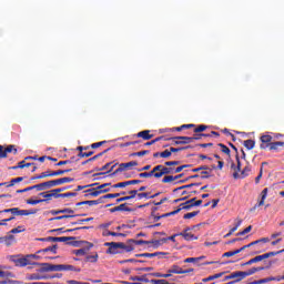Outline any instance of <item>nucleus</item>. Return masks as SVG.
Wrapping results in <instances>:
<instances>
[{
	"label": "nucleus",
	"instance_id": "nucleus-1",
	"mask_svg": "<svg viewBox=\"0 0 284 284\" xmlns=\"http://www.w3.org/2000/svg\"><path fill=\"white\" fill-rule=\"evenodd\" d=\"M106 250V254H121V250L124 252H132L134 247L132 245H126L123 242H106L104 243Z\"/></svg>",
	"mask_w": 284,
	"mask_h": 284
},
{
	"label": "nucleus",
	"instance_id": "nucleus-2",
	"mask_svg": "<svg viewBox=\"0 0 284 284\" xmlns=\"http://www.w3.org/2000/svg\"><path fill=\"white\" fill-rule=\"evenodd\" d=\"M39 210H20L19 207L6 209L0 211V214H12L13 216H30V214H37Z\"/></svg>",
	"mask_w": 284,
	"mask_h": 284
},
{
	"label": "nucleus",
	"instance_id": "nucleus-3",
	"mask_svg": "<svg viewBox=\"0 0 284 284\" xmlns=\"http://www.w3.org/2000/svg\"><path fill=\"white\" fill-rule=\"evenodd\" d=\"M74 181L72 178H60L57 180H51L43 182L44 183V190H51V187H57L58 185H63L65 183H72Z\"/></svg>",
	"mask_w": 284,
	"mask_h": 284
},
{
	"label": "nucleus",
	"instance_id": "nucleus-4",
	"mask_svg": "<svg viewBox=\"0 0 284 284\" xmlns=\"http://www.w3.org/2000/svg\"><path fill=\"white\" fill-rule=\"evenodd\" d=\"M155 170H158V172L154 174V179H161V176H165V174H174V166L159 164L155 166Z\"/></svg>",
	"mask_w": 284,
	"mask_h": 284
},
{
	"label": "nucleus",
	"instance_id": "nucleus-5",
	"mask_svg": "<svg viewBox=\"0 0 284 284\" xmlns=\"http://www.w3.org/2000/svg\"><path fill=\"white\" fill-rule=\"evenodd\" d=\"M72 169L69 170H58V171H44L40 175H37L33 179H48V176H63V174H67V172H71Z\"/></svg>",
	"mask_w": 284,
	"mask_h": 284
},
{
	"label": "nucleus",
	"instance_id": "nucleus-6",
	"mask_svg": "<svg viewBox=\"0 0 284 284\" xmlns=\"http://www.w3.org/2000/svg\"><path fill=\"white\" fill-rule=\"evenodd\" d=\"M271 256H276V253H265L262 255H257V256L251 258L250 261H247L246 263L242 264V266L253 265V263H261V261H265V258H270Z\"/></svg>",
	"mask_w": 284,
	"mask_h": 284
},
{
	"label": "nucleus",
	"instance_id": "nucleus-7",
	"mask_svg": "<svg viewBox=\"0 0 284 284\" xmlns=\"http://www.w3.org/2000/svg\"><path fill=\"white\" fill-rule=\"evenodd\" d=\"M136 165H139V162L136 161L121 163L119 168L115 170L114 174H119V172H125V170H132V168H136Z\"/></svg>",
	"mask_w": 284,
	"mask_h": 284
},
{
	"label": "nucleus",
	"instance_id": "nucleus-8",
	"mask_svg": "<svg viewBox=\"0 0 284 284\" xmlns=\"http://www.w3.org/2000/svg\"><path fill=\"white\" fill-rule=\"evenodd\" d=\"M171 139L174 141V145H187L192 143V139L190 136H175Z\"/></svg>",
	"mask_w": 284,
	"mask_h": 284
},
{
	"label": "nucleus",
	"instance_id": "nucleus-9",
	"mask_svg": "<svg viewBox=\"0 0 284 284\" xmlns=\"http://www.w3.org/2000/svg\"><path fill=\"white\" fill-rule=\"evenodd\" d=\"M232 278H236L235 281H232V283H239L241 281H243L244 276H243V271H236L231 273L230 275H227L225 277V281H231Z\"/></svg>",
	"mask_w": 284,
	"mask_h": 284
},
{
	"label": "nucleus",
	"instance_id": "nucleus-10",
	"mask_svg": "<svg viewBox=\"0 0 284 284\" xmlns=\"http://www.w3.org/2000/svg\"><path fill=\"white\" fill-rule=\"evenodd\" d=\"M13 262L18 267H26V265H34V263L30 262L28 256L13 258Z\"/></svg>",
	"mask_w": 284,
	"mask_h": 284
},
{
	"label": "nucleus",
	"instance_id": "nucleus-11",
	"mask_svg": "<svg viewBox=\"0 0 284 284\" xmlns=\"http://www.w3.org/2000/svg\"><path fill=\"white\" fill-rule=\"evenodd\" d=\"M179 236H183L185 241H197L199 237L190 233V227H186L183 232L178 233Z\"/></svg>",
	"mask_w": 284,
	"mask_h": 284
},
{
	"label": "nucleus",
	"instance_id": "nucleus-12",
	"mask_svg": "<svg viewBox=\"0 0 284 284\" xmlns=\"http://www.w3.org/2000/svg\"><path fill=\"white\" fill-rule=\"evenodd\" d=\"M192 204H187V201L180 204V209L172 211L170 213L164 214L163 216H174V214H179V212H181V210H192Z\"/></svg>",
	"mask_w": 284,
	"mask_h": 284
},
{
	"label": "nucleus",
	"instance_id": "nucleus-13",
	"mask_svg": "<svg viewBox=\"0 0 284 284\" xmlns=\"http://www.w3.org/2000/svg\"><path fill=\"white\" fill-rule=\"evenodd\" d=\"M284 142H272L270 144H261L260 148L261 150L270 149V150H278V148H283Z\"/></svg>",
	"mask_w": 284,
	"mask_h": 284
},
{
	"label": "nucleus",
	"instance_id": "nucleus-14",
	"mask_svg": "<svg viewBox=\"0 0 284 284\" xmlns=\"http://www.w3.org/2000/svg\"><path fill=\"white\" fill-rule=\"evenodd\" d=\"M48 241H51L52 243H68V244H70L69 241H74V237H68V236L48 237Z\"/></svg>",
	"mask_w": 284,
	"mask_h": 284
},
{
	"label": "nucleus",
	"instance_id": "nucleus-15",
	"mask_svg": "<svg viewBox=\"0 0 284 284\" xmlns=\"http://www.w3.org/2000/svg\"><path fill=\"white\" fill-rule=\"evenodd\" d=\"M136 136L138 139H143V141H150V139H154V134H150V130L140 131Z\"/></svg>",
	"mask_w": 284,
	"mask_h": 284
},
{
	"label": "nucleus",
	"instance_id": "nucleus-16",
	"mask_svg": "<svg viewBox=\"0 0 284 284\" xmlns=\"http://www.w3.org/2000/svg\"><path fill=\"white\" fill-rule=\"evenodd\" d=\"M0 243L7 245V247H10V245L14 243V235H6L0 237Z\"/></svg>",
	"mask_w": 284,
	"mask_h": 284
},
{
	"label": "nucleus",
	"instance_id": "nucleus-17",
	"mask_svg": "<svg viewBox=\"0 0 284 284\" xmlns=\"http://www.w3.org/2000/svg\"><path fill=\"white\" fill-rule=\"evenodd\" d=\"M101 203H103V197L102 196L98 200L79 202V203H77V206H79V205H90V206H92V205H99Z\"/></svg>",
	"mask_w": 284,
	"mask_h": 284
},
{
	"label": "nucleus",
	"instance_id": "nucleus-18",
	"mask_svg": "<svg viewBox=\"0 0 284 284\" xmlns=\"http://www.w3.org/2000/svg\"><path fill=\"white\" fill-rule=\"evenodd\" d=\"M87 192H89V196H93V197H97L99 196L100 194H105V192H110V190L105 189V190H94V189H90L88 190Z\"/></svg>",
	"mask_w": 284,
	"mask_h": 284
},
{
	"label": "nucleus",
	"instance_id": "nucleus-19",
	"mask_svg": "<svg viewBox=\"0 0 284 284\" xmlns=\"http://www.w3.org/2000/svg\"><path fill=\"white\" fill-rule=\"evenodd\" d=\"M61 272H81V268H77L72 265L60 264Z\"/></svg>",
	"mask_w": 284,
	"mask_h": 284
},
{
	"label": "nucleus",
	"instance_id": "nucleus-20",
	"mask_svg": "<svg viewBox=\"0 0 284 284\" xmlns=\"http://www.w3.org/2000/svg\"><path fill=\"white\" fill-rule=\"evenodd\" d=\"M21 181H23V178H14L10 181L9 184H8V182L0 183V187L3 185H7V187H12V186L17 185V183H21Z\"/></svg>",
	"mask_w": 284,
	"mask_h": 284
},
{
	"label": "nucleus",
	"instance_id": "nucleus-21",
	"mask_svg": "<svg viewBox=\"0 0 284 284\" xmlns=\"http://www.w3.org/2000/svg\"><path fill=\"white\" fill-rule=\"evenodd\" d=\"M156 172H159V171L156 170V166H154L152 169V171L140 173L139 176H140V179H150L151 176H154V174H156Z\"/></svg>",
	"mask_w": 284,
	"mask_h": 284
},
{
	"label": "nucleus",
	"instance_id": "nucleus-22",
	"mask_svg": "<svg viewBox=\"0 0 284 284\" xmlns=\"http://www.w3.org/2000/svg\"><path fill=\"white\" fill-rule=\"evenodd\" d=\"M267 241H270V240L264 237L262 240L251 242L250 244L242 246L240 250H241V252H244V250H247V247H252V245H257V243H267Z\"/></svg>",
	"mask_w": 284,
	"mask_h": 284
},
{
	"label": "nucleus",
	"instance_id": "nucleus-23",
	"mask_svg": "<svg viewBox=\"0 0 284 284\" xmlns=\"http://www.w3.org/2000/svg\"><path fill=\"white\" fill-rule=\"evenodd\" d=\"M176 236H179V234H174V235H172V236H169L168 239H162V240H155V241H153L152 243L154 244V245H161V243H166L168 242V240L169 241H175V239H176Z\"/></svg>",
	"mask_w": 284,
	"mask_h": 284
},
{
	"label": "nucleus",
	"instance_id": "nucleus-24",
	"mask_svg": "<svg viewBox=\"0 0 284 284\" xmlns=\"http://www.w3.org/2000/svg\"><path fill=\"white\" fill-rule=\"evenodd\" d=\"M64 212H69L70 214H74V210L72 209H62V210H52V216H57L58 214H64Z\"/></svg>",
	"mask_w": 284,
	"mask_h": 284
},
{
	"label": "nucleus",
	"instance_id": "nucleus-25",
	"mask_svg": "<svg viewBox=\"0 0 284 284\" xmlns=\"http://www.w3.org/2000/svg\"><path fill=\"white\" fill-rule=\"evenodd\" d=\"M223 274H225V272L217 273V274L211 275L209 277H205V278L202 280V283H210V281H214L216 278H221V276H223Z\"/></svg>",
	"mask_w": 284,
	"mask_h": 284
},
{
	"label": "nucleus",
	"instance_id": "nucleus-26",
	"mask_svg": "<svg viewBox=\"0 0 284 284\" xmlns=\"http://www.w3.org/2000/svg\"><path fill=\"white\" fill-rule=\"evenodd\" d=\"M169 274H183V268L179 265H173L169 268Z\"/></svg>",
	"mask_w": 284,
	"mask_h": 284
},
{
	"label": "nucleus",
	"instance_id": "nucleus-27",
	"mask_svg": "<svg viewBox=\"0 0 284 284\" xmlns=\"http://www.w3.org/2000/svg\"><path fill=\"white\" fill-rule=\"evenodd\" d=\"M33 265H41L42 267L40 268V272H51V264L50 263H33Z\"/></svg>",
	"mask_w": 284,
	"mask_h": 284
},
{
	"label": "nucleus",
	"instance_id": "nucleus-28",
	"mask_svg": "<svg viewBox=\"0 0 284 284\" xmlns=\"http://www.w3.org/2000/svg\"><path fill=\"white\" fill-rule=\"evenodd\" d=\"M17 154V149L14 148V145H9L7 148H4V154H6V159H8V154Z\"/></svg>",
	"mask_w": 284,
	"mask_h": 284
},
{
	"label": "nucleus",
	"instance_id": "nucleus-29",
	"mask_svg": "<svg viewBox=\"0 0 284 284\" xmlns=\"http://www.w3.org/2000/svg\"><path fill=\"white\" fill-rule=\"evenodd\" d=\"M30 165H32V163H26V161H21L18 163V166H12L11 170H23V168H30Z\"/></svg>",
	"mask_w": 284,
	"mask_h": 284
},
{
	"label": "nucleus",
	"instance_id": "nucleus-30",
	"mask_svg": "<svg viewBox=\"0 0 284 284\" xmlns=\"http://www.w3.org/2000/svg\"><path fill=\"white\" fill-rule=\"evenodd\" d=\"M203 136H210V135L205 133H195L193 136H190V139H192V143H194V141H201Z\"/></svg>",
	"mask_w": 284,
	"mask_h": 284
},
{
	"label": "nucleus",
	"instance_id": "nucleus-31",
	"mask_svg": "<svg viewBox=\"0 0 284 284\" xmlns=\"http://www.w3.org/2000/svg\"><path fill=\"white\" fill-rule=\"evenodd\" d=\"M254 145H256L254 140H245L244 141V146L246 148V150H254Z\"/></svg>",
	"mask_w": 284,
	"mask_h": 284
},
{
	"label": "nucleus",
	"instance_id": "nucleus-32",
	"mask_svg": "<svg viewBox=\"0 0 284 284\" xmlns=\"http://www.w3.org/2000/svg\"><path fill=\"white\" fill-rule=\"evenodd\" d=\"M257 268L256 267H252L248 271H242V274L244 276V278H246V276H252L253 274H256Z\"/></svg>",
	"mask_w": 284,
	"mask_h": 284
},
{
	"label": "nucleus",
	"instance_id": "nucleus-33",
	"mask_svg": "<svg viewBox=\"0 0 284 284\" xmlns=\"http://www.w3.org/2000/svg\"><path fill=\"white\" fill-rule=\"evenodd\" d=\"M171 156H172V151H170V149H166V150L160 152L161 159H170Z\"/></svg>",
	"mask_w": 284,
	"mask_h": 284
},
{
	"label": "nucleus",
	"instance_id": "nucleus-34",
	"mask_svg": "<svg viewBox=\"0 0 284 284\" xmlns=\"http://www.w3.org/2000/svg\"><path fill=\"white\" fill-rule=\"evenodd\" d=\"M190 145H187V146H182V148H174V146H171L170 149H169V152H171V154H172V152H183V150H190Z\"/></svg>",
	"mask_w": 284,
	"mask_h": 284
},
{
	"label": "nucleus",
	"instance_id": "nucleus-35",
	"mask_svg": "<svg viewBox=\"0 0 284 284\" xmlns=\"http://www.w3.org/2000/svg\"><path fill=\"white\" fill-rule=\"evenodd\" d=\"M261 141H262V145H265V143L270 145V143H272V135H262Z\"/></svg>",
	"mask_w": 284,
	"mask_h": 284
},
{
	"label": "nucleus",
	"instance_id": "nucleus-36",
	"mask_svg": "<svg viewBox=\"0 0 284 284\" xmlns=\"http://www.w3.org/2000/svg\"><path fill=\"white\" fill-rule=\"evenodd\" d=\"M207 130V125H205V124H200V125H197L195 129H194V132H195V134H199V133H201V132H205Z\"/></svg>",
	"mask_w": 284,
	"mask_h": 284
},
{
	"label": "nucleus",
	"instance_id": "nucleus-37",
	"mask_svg": "<svg viewBox=\"0 0 284 284\" xmlns=\"http://www.w3.org/2000/svg\"><path fill=\"white\" fill-rule=\"evenodd\" d=\"M85 261H88L89 263H97V261H99V254L88 255L85 257Z\"/></svg>",
	"mask_w": 284,
	"mask_h": 284
},
{
	"label": "nucleus",
	"instance_id": "nucleus-38",
	"mask_svg": "<svg viewBox=\"0 0 284 284\" xmlns=\"http://www.w3.org/2000/svg\"><path fill=\"white\" fill-rule=\"evenodd\" d=\"M63 219H74V215H60L51 217L49 221H63Z\"/></svg>",
	"mask_w": 284,
	"mask_h": 284
},
{
	"label": "nucleus",
	"instance_id": "nucleus-39",
	"mask_svg": "<svg viewBox=\"0 0 284 284\" xmlns=\"http://www.w3.org/2000/svg\"><path fill=\"white\" fill-rule=\"evenodd\" d=\"M173 181H176V178H174V175H165L162 179V183H172Z\"/></svg>",
	"mask_w": 284,
	"mask_h": 284
},
{
	"label": "nucleus",
	"instance_id": "nucleus-40",
	"mask_svg": "<svg viewBox=\"0 0 284 284\" xmlns=\"http://www.w3.org/2000/svg\"><path fill=\"white\" fill-rule=\"evenodd\" d=\"M106 152H110V149H106V150H104L103 152H101V153H99V154H97V155H94V156L88 159V161H90V162L97 161V159H100V156H103V154H106Z\"/></svg>",
	"mask_w": 284,
	"mask_h": 284
},
{
	"label": "nucleus",
	"instance_id": "nucleus-41",
	"mask_svg": "<svg viewBox=\"0 0 284 284\" xmlns=\"http://www.w3.org/2000/svg\"><path fill=\"white\" fill-rule=\"evenodd\" d=\"M33 190H37V192H43L45 191V186H44V183H40V184H36V185H32Z\"/></svg>",
	"mask_w": 284,
	"mask_h": 284
},
{
	"label": "nucleus",
	"instance_id": "nucleus-42",
	"mask_svg": "<svg viewBox=\"0 0 284 284\" xmlns=\"http://www.w3.org/2000/svg\"><path fill=\"white\" fill-rule=\"evenodd\" d=\"M92 154H94V151H91V152H80L78 154V156H80V159H88V158L92 156Z\"/></svg>",
	"mask_w": 284,
	"mask_h": 284
},
{
	"label": "nucleus",
	"instance_id": "nucleus-43",
	"mask_svg": "<svg viewBox=\"0 0 284 284\" xmlns=\"http://www.w3.org/2000/svg\"><path fill=\"white\" fill-rule=\"evenodd\" d=\"M28 205H39V203H45V200H27Z\"/></svg>",
	"mask_w": 284,
	"mask_h": 284
},
{
	"label": "nucleus",
	"instance_id": "nucleus-44",
	"mask_svg": "<svg viewBox=\"0 0 284 284\" xmlns=\"http://www.w3.org/2000/svg\"><path fill=\"white\" fill-rule=\"evenodd\" d=\"M250 232H252V225L247 226L242 232H239L236 236H245V234H250Z\"/></svg>",
	"mask_w": 284,
	"mask_h": 284
},
{
	"label": "nucleus",
	"instance_id": "nucleus-45",
	"mask_svg": "<svg viewBox=\"0 0 284 284\" xmlns=\"http://www.w3.org/2000/svg\"><path fill=\"white\" fill-rule=\"evenodd\" d=\"M250 172H252V169L250 166H245L244 170L241 172L242 179H245V176H248Z\"/></svg>",
	"mask_w": 284,
	"mask_h": 284
},
{
	"label": "nucleus",
	"instance_id": "nucleus-46",
	"mask_svg": "<svg viewBox=\"0 0 284 284\" xmlns=\"http://www.w3.org/2000/svg\"><path fill=\"white\" fill-rule=\"evenodd\" d=\"M192 165L190 164H184V165H181V166H178L176 169H174V174H179L181 172H183V170H185V168H191Z\"/></svg>",
	"mask_w": 284,
	"mask_h": 284
},
{
	"label": "nucleus",
	"instance_id": "nucleus-47",
	"mask_svg": "<svg viewBox=\"0 0 284 284\" xmlns=\"http://www.w3.org/2000/svg\"><path fill=\"white\" fill-rule=\"evenodd\" d=\"M164 165H166L168 168H174L176 165H181L180 161H168L164 163Z\"/></svg>",
	"mask_w": 284,
	"mask_h": 284
},
{
	"label": "nucleus",
	"instance_id": "nucleus-48",
	"mask_svg": "<svg viewBox=\"0 0 284 284\" xmlns=\"http://www.w3.org/2000/svg\"><path fill=\"white\" fill-rule=\"evenodd\" d=\"M119 196H121V194L119 193H109L106 195H103L102 199L104 201V199H119Z\"/></svg>",
	"mask_w": 284,
	"mask_h": 284
},
{
	"label": "nucleus",
	"instance_id": "nucleus-49",
	"mask_svg": "<svg viewBox=\"0 0 284 284\" xmlns=\"http://www.w3.org/2000/svg\"><path fill=\"white\" fill-rule=\"evenodd\" d=\"M39 196H42V199H44V201H52V195H50V193L41 192V193H39Z\"/></svg>",
	"mask_w": 284,
	"mask_h": 284
},
{
	"label": "nucleus",
	"instance_id": "nucleus-50",
	"mask_svg": "<svg viewBox=\"0 0 284 284\" xmlns=\"http://www.w3.org/2000/svg\"><path fill=\"white\" fill-rule=\"evenodd\" d=\"M203 257H189L184 260V263H199Z\"/></svg>",
	"mask_w": 284,
	"mask_h": 284
},
{
	"label": "nucleus",
	"instance_id": "nucleus-51",
	"mask_svg": "<svg viewBox=\"0 0 284 284\" xmlns=\"http://www.w3.org/2000/svg\"><path fill=\"white\" fill-rule=\"evenodd\" d=\"M24 231H26V229H23V226H18L16 229H12L10 231V234H20V232H24Z\"/></svg>",
	"mask_w": 284,
	"mask_h": 284
},
{
	"label": "nucleus",
	"instance_id": "nucleus-52",
	"mask_svg": "<svg viewBox=\"0 0 284 284\" xmlns=\"http://www.w3.org/2000/svg\"><path fill=\"white\" fill-rule=\"evenodd\" d=\"M132 210L128 206H125V204H120L118 206V212H131Z\"/></svg>",
	"mask_w": 284,
	"mask_h": 284
},
{
	"label": "nucleus",
	"instance_id": "nucleus-53",
	"mask_svg": "<svg viewBox=\"0 0 284 284\" xmlns=\"http://www.w3.org/2000/svg\"><path fill=\"white\" fill-rule=\"evenodd\" d=\"M197 215H199V211H194V212L184 214L183 219H194V216H197Z\"/></svg>",
	"mask_w": 284,
	"mask_h": 284
},
{
	"label": "nucleus",
	"instance_id": "nucleus-54",
	"mask_svg": "<svg viewBox=\"0 0 284 284\" xmlns=\"http://www.w3.org/2000/svg\"><path fill=\"white\" fill-rule=\"evenodd\" d=\"M49 270H51V272H61V264H51Z\"/></svg>",
	"mask_w": 284,
	"mask_h": 284
},
{
	"label": "nucleus",
	"instance_id": "nucleus-55",
	"mask_svg": "<svg viewBox=\"0 0 284 284\" xmlns=\"http://www.w3.org/2000/svg\"><path fill=\"white\" fill-rule=\"evenodd\" d=\"M70 196H77L75 192L61 193V199H68Z\"/></svg>",
	"mask_w": 284,
	"mask_h": 284
},
{
	"label": "nucleus",
	"instance_id": "nucleus-56",
	"mask_svg": "<svg viewBox=\"0 0 284 284\" xmlns=\"http://www.w3.org/2000/svg\"><path fill=\"white\" fill-rule=\"evenodd\" d=\"M145 154H150V151L144 150V151L135 152L133 153V156H145Z\"/></svg>",
	"mask_w": 284,
	"mask_h": 284
},
{
	"label": "nucleus",
	"instance_id": "nucleus-57",
	"mask_svg": "<svg viewBox=\"0 0 284 284\" xmlns=\"http://www.w3.org/2000/svg\"><path fill=\"white\" fill-rule=\"evenodd\" d=\"M219 145L224 154H230V148H227L225 144H221V143Z\"/></svg>",
	"mask_w": 284,
	"mask_h": 284
},
{
	"label": "nucleus",
	"instance_id": "nucleus-58",
	"mask_svg": "<svg viewBox=\"0 0 284 284\" xmlns=\"http://www.w3.org/2000/svg\"><path fill=\"white\" fill-rule=\"evenodd\" d=\"M43 252H52L53 254H57V245L49 246L44 248Z\"/></svg>",
	"mask_w": 284,
	"mask_h": 284
},
{
	"label": "nucleus",
	"instance_id": "nucleus-59",
	"mask_svg": "<svg viewBox=\"0 0 284 284\" xmlns=\"http://www.w3.org/2000/svg\"><path fill=\"white\" fill-rule=\"evenodd\" d=\"M75 256H85V248H79L74 252Z\"/></svg>",
	"mask_w": 284,
	"mask_h": 284
},
{
	"label": "nucleus",
	"instance_id": "nucleus-60",
	"mask_svg": "<svg viewBox=\"0 0 284 284\" xmlns=\"http://www.w3.org/2000/svg\"><path fill=\"white\" fill-rule=\"evenodd\" d=\"M129 199L131 200V199H134L135 196H138V194H139V191L138 190H131V191H129Z\"/></svg>",
	"mask_w": 284,
	"mask_h": 284
},
{
	"label": "nucleus",
	"instance_id": "nucleus-61",
	"mask_svg": "<svg viewBox=\"0 0 284 284\" xmlns=\"http://www.w3.org/2000/svg\"><path fill=\"white\" fill-rule=\"evenodd\" d=\"M126 182V186L128 185H139V183H141V180H130V181H125Z\"/></svg>",
	"mask_w": 284,
	"mask_h": 284
},
{
	"label": "nucleus",
	"instance_id": "nucleus-62",
	"mask_svg": "<svg viewBox=\"0 0 284 284\" xmlns=\"http://www.w3.org/2000/svg\"><path fill=\"white\" fill-rule=\"evenodd\" d=\"M105 143V141L102 142H95L93 144H91L92 150H97V148H101V145H103Z\"/></svg>",
	"mask_w": 284,
	"mask_h": 284
},
{
	"label": "nucleus",
	"instance_id": "nucleus-63",
	"mask_svg": "<svg viewBox=\"0 0 284 284\" xmlns=\"http://www.w3.org/2000/svg\"><path fill=\"white\" fill-rule=\"evenodd\" d=\"M139 199H150V193H138Z\"/></svg>",
	"mask_w": 284,
	"mask_h": 284
},
{
	"label": "nucleus",
	"instance_id": "nucleus-64",
	"mask_svg": "<svg viewBox=\"0 0 284 284\" xmlns=\"http://www.w3.org/2000/svg\"><path fill=\"white\" fill-rule=\"evenodd\" d=\"M265 281H266L265 278H262V280L253 281L250 284H263V283H266Z\"/></svg>",
	"mask_w": 284,
	"mask_h": 284
}]
</instances>
